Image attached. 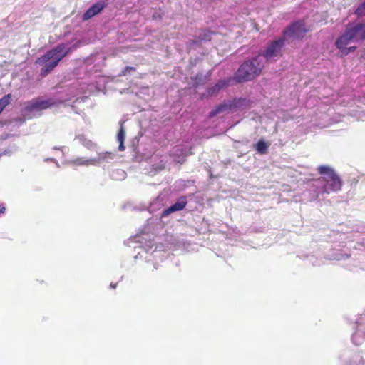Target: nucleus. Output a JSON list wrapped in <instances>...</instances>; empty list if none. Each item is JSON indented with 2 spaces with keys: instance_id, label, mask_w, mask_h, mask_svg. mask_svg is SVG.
I'll return each mask as SVG.
<instances>
[{
  "instance_id": "6ab92c4d",
  "label": "nucleus",
  "mask_w": 365,
  "mask_h": 365,
  "mask_svg": "<svg viewBox=\"0 0 365 365\" xmlns=\"http://www.w3.org/2000/svg\"><path fill=\"white\" fill-rule=\"evenodd\" d=\"M73 163L76 165H84L88 164V160L83 158H78L73 160Z\"/></svg>"
},
{
  "instance_id": "f3484780",
  "label": "nucleus",
  "mask_w": 365,
  "mask_h": 365,
  "mask_svg": "<svg viewBox=\"0 0 365 365\" xmlns=\"http://www.w3.org/2000/svg\"><path fill=\"white\" fill-rule=\"evenodd\" d=\"M93 11L96 12V14H99L104 8V4L98 2L90 7Z\"/></svg>"
},
{
  "instance_id": "dca6fc26",
  "label": "nucleus",
  "mask_w": 365,
  "mask_h": 365,
  "mask_svg": "<svg viewBox=\"0 0 365 365\" xmlns=\"http://www.w3.org/2000/svg\"><path fill=\"white\" fill-rule=\"evenodd\" d=\"M355 14L358 16H365V1L357 7Z\"/></svg>"
},
{
  "instance_id": "0eeeda50",
  "label": "nucleus",
  "mask_w": 365,
  "mask_h": 365,
  "mask_svg": "<svg viewBox=\"0 0 365 365\" xmlns=\"http://www.w3.org/2000/svg\"><path fill=\"white\" fill-rule=\"evenodd\" d=\"M245 101V99L242 98H235L232 101H230L228 103L223 102L218 106H217L215 108H213L210 113H209V118H212L215 116H216L217 114L225 112L229 110H232L234 108H239L242 103Z\"/></svg>"
},
{
  "instance_id": "9b49d317",
  "label": "nucleus",
  "mask_w": 365,
  "mask_h": 365,
  "mask_svg": "<svg viewBox=\"0 0 365 365\" xmlns=\"http://www.w3.org/2000/svg\"><path fill=\"white\" fill-rule=\"evenodd\" d=\"M187 201L185 197H181L176 202L163 211V215L167 216L169 214L182 210L187 205Z\"/></svg>"
},
{
  "instance_id": "4468645a",
  "label": "nucleus",
  "mask_w": 365,
  "mask_h": 365,
  "mask_svg": "<svg viewBox=\"0 0 365 365\" xmlns=\"http://www.w3.org/2000/svg\"><path fill=\"white\" fill-rule=\"evenodd\" d=\"M11 99V94H6L0 99V113L4 110L6 106H8Z\"/></svg>"
},
{
  "instance_id": "20e7f679",
  "label": "nucleus",
  "mask_w": 365,
  "mask_h": 365,
  "mask_svg": "<svg viewBox=\"0 0 365 365\" xmlns=\"http://www.w3.org/2000/svg\"><path fill=\"white\" fill-rule=\"evenodd\" d=\"M308 31L309 29L306 27L304 21L297 20L286 27L282 34L284 38L287 37L302 39Z\"/></svg>"
},
{
  "instance_id": "f257e3e1",
  "label": "nucleus",
  "mask_w": 365,
  "mask_h": 365,
  "mask_svg": "<svg viewBox=\"0 0 365 365\" xmlns=\"http://www.w3.org/2000/svg\"><path fill=\"white\" fill-rule=\"evenodd\" d=\"M71 51V47L65 43H59L53 48L48 51L45 54L35 61V64L43 66L41 70L40 76L46 77L59 63V62Z\"/></svg>"
},
{
  "instance_id": "5701e85b",
  "label": "nucleus",
  "mask_w": 365,
  "mask_h": 365,
  "mask_svg": "<svg viewBox=\"0 0 365 365\" xmlns=\"http://www.w3.org/2000/svg\"><path fill=\"white\" fill-rule=\"evenodd\" d=\"M165 163H163V161L160 162V165L154 168V170H155L156 171H159V170H162L165 168Z\"/></svg>"
},
{
  "instance_id": "b1692460",
  "label": "nucleus",
  "mask_w": 365,
  "mask_h": 365,
  "mask_svg": "<svg viewBox=\"0 0 365 365\" xmlns=\"http://www.w3.org/2000/svg\"><path fill=\"white\" fill-rule=\"evenodd\" d=\"M119 150L123 151L125 150V146L123 145V143H120L119 145Z\"/></svg>"
},
{
  "instance_id": "412c9836",
  "label": "nucleus",
  "mask_w": 365,
  "mask_h": 365,
  "mask_svg": "<svg viewBox=\"0 0 365 365\" xmlns=\"http://www.w3.org/2000/svg\"><path fill=\"white\" fill-rule=\"evenodd\" d=\"M204 77L202 75H197L195 78L194 86L197 87L198 86L202 85L204 83Z\"/></svg>"
},
{
  "instance_id": "f8f14e48",
  "label": "nucleus",
  "mask_w": 365,
  "mask_h": 365,
  "mask_svg": "<svg viewBox=\"0 0 365 365\" xmlns=\"http://www.w3.org/2000/svg\"><path fill=\"white\" fill-rule=\"evenodd\" d=\"M212 32L209 30L204 29L202 30L201 32L197 36L195 40V43H200L201 41H210L212 38Z\"/></svg>"
},
{
  "instance_id": "aec40b11",
  "label": "nucleus",
  "mask_w": 365,
  "mask_h": 365,
  "mask_svg": "<svg viewBox=\"0 0 365 365\" xmlns=\"http://www.w3.org/2000/svg\"><path fill=\"white\" fill-rule=\"evenodd\" d=\"M135 68L132 66H125L121 73L119 74V76H126L130 71H135Z\"/></svg>"
},
{
  "instance_id": "423d86ee",
  "label": "nucleus",
  "mask_w": 365,
  "mask_h": 365,
  "mask_svg": "<svg viewBox=\"0 0 365 365\" xmlns=\"http://www.w3.org/2000/svg\"><path fill=\"white\" fill-rule=\"evenodd\" d=\"M56 104V102L53 98L43 100L40 98H36L24 103V110L29 113L33 111H41Z\"/></svg>"
},
{
  "instance_id": "ddd939ff",
  "label": "nucleus",
  "mask_w": 365,
  "mask_h": 365,
  "mask_svg": "<svg viewBox=\"0 0 365 365\" xmlns=\"http://www.w3.org/2000/svg\"><path fill=\"white\" fill-rule=\"evenodd\" d=\"M269 147V144L265 143L262 140H259L255 145L256 150L261 155L265 154L267 153V148Z\"/></svg>"
},
{
  "instance_id": "4be33fe9",
  "label": "nucleus",
  "mask_w": 365,
  "mask_h": 365,
  "mask_svg": "<svg viewBox=\"0 0 365 365\" xmlns=\"http://www.w3.org/2000/svg\"><path fill=\"white\" fill-rule=\"evenodd\" d=\"M356 49V46H351V47H348V48H345L344 49H343L340 53H341V56H346L348 55L349 53L351 52H353Z\"/></svg>"
},
{
  "instance_id": "6e6552de",
  "label": "nucleus",
  "mask_w": 365,
  "mask_h": 365,
  "mask_svg": "<svg viewBox=\"0 0 365 365\" xmlns=\"http://www.w3.org/2000/svg\"><path fill=\"white\" fill-rule=\"evenodd\" d=\"M346 27L351 34L354 42L365 40V20L361 22L349 24Z\"/></svg>"
},
{
  "instance_id": "393cba45",
  "label": "nucleus",
  "mask_w": 365,
  "mask_h": 365,
  "mask_svg": "<svg viewBox=\"0 0 365 365\" xmlns=\"http://www.w3.org/2000/svg\"><path fill=\"white\" fill-rule=\"evenodd\" d=\"M110 287H111L112 288H115V285H114V284H110Z\"/></svg>"
},
{
  "instance_id": "39448f33",
  "label": "nucleus",
  "mask_w": 365,
  "mask_h": 365,
  "mask_svg": "<svg viewBox=\"0 0 365 365\" xmlns=\"http://www.w3.org/2000/svg\"><path fill=\"white\" fill-rule=\"evenodd\" d=\"M285 43L284 37H279L277 39L272 41L267 45V48L262 53V56L267 61L274 59L282 56V49Z\"/></svg>"
},
{
  "instance_id": "7ed1b4c3",
  "label": "nucleus",
  "mask_w": 365,
  "mask_h": 365,
  "mask_svg": "<svg viewBox=\"0 0 365 365\" xmlns=\"http://www.w3.org/2000/svg\"><path fill=\"white\" fill-rule=\"evenodd\" d=\"M264 63L259 55L244 61L235 72L234 79L237 83H242L255 79L260 75Z\"/></svg>"
},
{
  "instance_id": "2eb2a0df",
  "label": "nucleus",
  "mask_w": 365,
  "mask_h": 365,
  "mask_svg": "<svg viewBox=\"0 0 365 365\" xmlns=\"http://www.w3.org/2000/svg\"><path fill=\"white\" fill-rule=\"evenodd\" d=\"M125 138V133L123 128V123H121L120 128L117 135V140L119 143H123Z\"/></svg>"
},
{
  "instance_id": "f03ea898",
  "label": "nucleus",
  "mask_w": 365,
  "mask_h": 365,
  "mask_svg": "<svg viewBox=\"0 0 365 365\" xmlns=\"http://www.w3.org/2000/svg\"><path fill=\"white\" fill-rule=\"evenodd\" d=\"M317 170L322 176L315 181L322 184L323 193L329 194L341 190L342 180L334 168L327 165H319Z\"/></svg>"
},
{
  "instance_id": "1a4fd4ad",
  "label": "nucleus",
  "mask_w": 365,
  "mask_h": 365,
  "mask_svg": "<svg viewBox=\"0 0 365 365\" xmlns=\"http://www.w3.org/2000/svg\"><path fill=\"white\" fill-rule=\"evenodd\" d=\"M351 41H354V38L348 28L346 27L344 33L336 38L335 46L341 52Z\"/></svg>"
},
{
  "instance_id": "a211bd4d",
  "label": "nucleus",
  "mask_w": 365,
  "mask_h": 365,
  "mask_svg": "<svg viewBox=\"0 0 365 365\" xmlns=\"http://www.w3.org/2000/svg\"><path fill=\"white\" fill-rule=\"evenodd\" d=\"M96 15V12L93 11L91 8H89L83 14V20H88L93 16Z\"/></svg>"
},
{
  "instance_id": "9d476101",
  "label": "nucleus",
  "mask_w": 365,
  "mask_h": 365,
  "mask_svg": "<svg viewBox=\"0 0 365 365\" xmlns=\"http://www.w3.org/2000/svg\"><path fill=\"white\" fill-rule=\"evenodd\" d=\"M230 80H220L213 86L208 88L202 97H210L216 96L221 89L228 86Z\"/></svg>"
}]
</instances>
